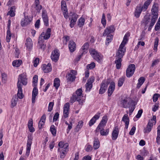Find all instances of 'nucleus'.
Masks as SVG:
<instances>
[{
	"mask_svg": "<svg viewBox=\"0 0 160 160\" xmlns=\"http://www.w3.org/2000/svg\"><path fill=\"white\" fill-rule=\"evenodd\" d=\"M128 38V36L127 34H126L123 38V41L119 46L118 51L116 54L115 63L116 64V68L118 69H119L121 67L122 61V58L126 51V48L125 46L127 42Z\"/></svg>",
	"mask_w": 160,
	"mask_h": 160,
	"instance_id": "1",
	"label": "nucleus"
},
{
	"mask_svg": "<svg viewBox=\"0 0 160 160\" xmlns=\"http://www.w3.org/2000/svg\"><path fill=\"white\" fill-rule=\"evenodd\" d=\"M26 85L27 83V80L26 75L24 74H20L18 76L17 83L18 92L17 96L19 99H22L23 98L22 90V85Z\"/></svg>",
	"mask_w": 160,
	"mask_h": 160,
	"instance_id": "2",
	"label": "nucleus"
},
{
	"mask_svg": "<svg viewBox=\"0 0 160 160\" xmlns=\"http://www.w3.org/2000/svg\"><path fill=\"white\" fill-rule=\"evenodd\" d=\"M115 30V28L114 26H111L107 27L104 30V32L103 34V36H106L107 35L106 38V45L111 42L113 38V36L110 34V33L113 32Z\"/></svg>",
	"mask_w": 160,
	"mask_h": 160,
	"instance_id": "3",
	"label": "nucleus"
},
{
	"mask_svg": "<svg viewBox=\"0 0 160 160\" xmlns=\"http://www.w3.org/2000/svg\"><path fill=\"white\" fill-rule=\"evenodd\" d=\"M89 52L93 58L99 63L101 62L102 59V56L96 50L93 48L90 49Z\"/></svg>",
	"mask_w": 160,
	"mask_h": 160,
	"instance_id": "4",
	"label": "nucleus"
},
{
	"mask_svg": "<svg viewBox=\"0 0 160 160\" xmlns=\"http://www.w3.org/2000/svg\"><path fill=\"white\" fill-rule=\"evenodd\" d=\"M77 75V72L76 70H71L70 72H68L66 76L67 82L70 83L74 81L76 78Z\"/></svg>",
	"mask_w": 160,
	"mask_h": 160,
	"instance_id": "5",
	"label": "nucleus"
},
{
	"mask_svg": "<svg viewBox=\"0 0 160 160\" xmlns=\"http://www.w3.org/2000/svg\"><path fill=\"white\" fill-rule=\"evenodd\" d=\"M42 8V6L39 4V0H35L34 5L32 6V12L34 14L39 13Z\"/></svg>",
	"mask_w": 160,
	"mask_h": 160,
	"instance_id": "6",
	"label": "nucleus"
},
{
	"mask_svg": "<svg viewBox=\"0 0 160 160\" xmlns=\"http://www.w3.org/2000/svg\"><path fill=\"white\" fill-rule=\"evenodd\" d=\"M135 69V66L134 64H130L126 71V75L128 78H130L133 74Z\"/></svg>",
	"mask_w": 160,
	"mask_h": 160,
	"instance_id": "7",
	"label": "nucleus"
},
{
	"mask_svg": "<svg viewBox=\"0 0 160 160\" xmlns=\"http://www.w3.org/2000/svg\"><path fill=\"white\" fill-rule=\"evenodd\" d=\"M108 120L107 116H104L103 117L102 120L99 123L98 126L97 127L96 131L97 132H99V130L100 128H104L105 126L107 123Z\"/></svg>",
	"mask_w": 160,
	"mask_h": 160,
	"instance_id": "8",
	"label": "nucleus"
},
{
	"mask_svg": "<svg viewBox=\"0 0 160 160\" xmlns=\"http://www.w3.org/2000/svg\"><path fill=\"white\" fill-rule=\"evenodd\" d=\"M153 125V120L151 119L149 120L146 127L144 128L143 132L144 133H148L151 130Z\"/></svg>",
	"mask_w": 160,
	"mask_h": 160,
	"instance_id": "9",
	"label": "nucleus"
},
{
	"mask_svg": "<svg viewBox=\"0 0 160 160\" xmlns=\"http://www.w3.org/2000/svg\"><path fill=\"white\" fill-rule=\"evenodd\" d=\"M94 80V78L93 77H91L89 78L87 81L86 84V92H89L92 87V83L93 82Z\"/></svg>",
	"mask_w": 160,
	"mask_h": 160,
	"instance_id": "10",
	"label": "nucleus"
},
{
	"mask_svg": "<svg viewBox=\"0 0 160 160\" xmlns=\"http://www.w3.org/2000/svg\"><path fill=\"white\" fill-rule=\"evenodd\" d=\"M59 53L57 50H54L52 52L51 58L52 61L56 62L58 59Z\"/></svg>",
	"mask_w": 160,
	"mask_h": 160,
	"instance_id": "11",
	"label": "nucleus"
},
{
	"mask_svg": "<svg viewBox=\"0 0 160 160\" xmlns=\"http://www.w3.org/2000/svg\"><path fill=\"white\" fill-rule=\"evenodd\" d=\"M32 138L31 137H28V139L27 143V148L26 151V155L28 156L29 155L30 152L31 147L32 144Z\"/></svg>",
	"mask_w": 160,
	"mask_h": 160,
	"instance_id": "12",
	"label": "nucleus"
},
{
	"mask_svg": "<svg viewBox=\"0 0 160 160\" xmlns=\"http://www.w3.org/2000/svg\"><path fill=\"white\" fill-rule=\"evenodd\" d=\"M108 83V82H105L103 81L101 84V87L99 90V93L102 94L104 93L106 90Z\"/></svg>",
	"mask_w": 160,
	"mask_h": 160,
	"instance_id": "13",
	"label": "nucleus"
},
{
	"mask_svg": "<svg viewBox=\"0 0 160 160\" xmlns=\"http://www.w3.org/2000/svg\"><path fill=\"white\" fill-rule=\"evenodd\" d=\"M101 113L98 112L90 120L89 122V126H91L96 122V121L98 119L100 116Z\"/></svg>",
	"mask_w": 160,
	"mask_h": 160,
	"instance_id": "14",
	"label": "nucleus"
},
{
	"mask_svg": "<svg viewBox=\"0 0 160 160\" xmlns=\"http://www.w3.org/2000/svg\"><path fill=\"white\" fill-rule=\"evenodd\" d=\"M76 101H78L79 103V104L81 105H82V103L84 102L83 100H81V99L77 97L76 95L73 94L71 98L70 102L71 103H73Z\"/></svg>",
	"mask_w": 160,
	"mask_h": 160,
	"instance_id": "15",
	"label": "nucleus"
},
{
	"mask_svg": "<svg viewBox=\"0 0 160 160\" xmlns=\"http://www.w3.org/2000/svg\"><path fill=\"white\" fill-rule=\"evenodd\" d=\"M11 21H8V29L7 33L6 36V41L7 42H9L10 41L11 37V33L10 32V25H11Z\"/></svg>",
	"mask_w": 160,
	"mask_h": 160,
	"instance_id": "16",
	"label": "nucleus"
},
{
	"mask_svg": "<svg viewBox=\"0 0 160 160\" xmlns=\"http://www.w3.org/2000/svg\"><path fill=\"white\" fill-rule=\"evenodd\" d=\"M119 130L118 127L114 128L112 133V140H116L118 137Z\"/></svg>",
	"mask_w": 160,
	"mask_h": 160,
	"instance_id": "17",
	"label": "nucleus"
},
{
	"mask_svg": "<svg viewBox=\"0 0 160 160\" xmlns=\"http://www.w3.org/2000/svg\"><path fill=\"white\" fill-rule=\"evenodd\" d=\"M42 69L45 73H48L51 72L52 70V66L51 63H48L47 65H42Z\"/></svg>",
	"mask_w": 160,
	"mask_h": 160,
	"instance_id": "18",
	"label": "nucleus"
},
{
	"mask_svg": "<svg viewBox=\"0 0 160 160\" xmlns=\"http://www.w3.org/2000/svg\"><path fill=\"white\" fill-rule=\"evenodd\" d=\"M142 11H143V9L141 5L140 4L138 5L136 7L134 12L135 16L137 18L139 17Z\"/></svg>",
	"mask_w": 160,
	"mask_h": 160,
	"instance_id": "19",
	"label": "nucleus"
},
{
	"mask_svg": "<svg viewBox=\"0 0 160 160\" xmlns=\"http://www.w3.org/2000/svg\"><path fill=\"white\" fill-rule=\"evenodd\" d=\"M115 88V83L113 82H111L109 87L108 91V96H110L114 90Z\"/></svg>",
	"mask_w": 160,
	"mask_h": 160,
	"instance_id": "20",
	"label": "nucleus"
},
{
	"mask_svg": "<svg viewBox=\"0 0 160 160\" xmlns=\"http://www.w3.org/2000/svg\"><path fill=\"white\" fill-rule=\"evenodd\" d=\"M51 29L50 28H48L46 31V32H45V34L44 32H42L40 36V37L41 36L42 37L43 36V38L44 39L47 40L50 37L51 35Z\"/></svg>",
	"mask_w": 160,
	"mask_h": 160,
	"instance_id": "21",
	"label": "nucleus"
},
{
	"mask_svg": "<svg viewBox=\"0 0 160 160\" xmlns=\"http://www.w3.org/2000/svg\"><path fill=\"white\" fill-rule=\"evenodd\" d=\"M68 47L70 52H73L75 51L76 48L75 43L72 40L70 41L69 43Z\"/></svg>",
	"mask_w": 160,
	"mask_h": 160,
	"instance_id": "22",
	"label": "nucleus"
},
{
	"mask_svg": "<svg viewBox=\"0 0 160 160\" xmlns=\"http://www.w3.org/2000/svg\"><path fill=\"white\" fill-rule=\"evenodd\" d=\"M32 92V102L34 103L35 102V98L38 94V90L36 87L34 86Z\"/></svg>",
	"mask_w": 160,
	"mask_h": 160,
	"instance_id": "23",
	"label": "nucleus"
},
{
	"mask_svg": "<svg viewBox=\"0 0 160 160\" xmlns=\"http://www.w3.org/2000/svg\"><path fill=\"white\" fill-rule=\"evenodd\" d=\"M46 118V115L45 114H44L41 117L38 123V127L39 128H42L44 125Z\"/></svg>",
	"mask_w": 160,
	"mask_h": 160,
	"instance_id": "24",
	"label": "nucleus"
},
{
	"mask_svg": "<svg viewBox=\"0 0 160 160\" xmlns=\"http://www.w3.org/2000/svg\"><path fill=\"white\" fill-rule=\"evenodd\" d=\"M122 121L125 123V128L128 129L129 124V119L127 114L124 115L122 118Z\"/></svg>",
	"mask_w": 160,
	"mask_h": 160,
	"instance_id": "25",
	"label": "nucleus"
},
{
	"mask_svg": "<svg viewBox=\"0 0 160 160\" xmlns=\"http://www.w3.org/2000/svg\"><path fill=\"white\" fill-rule=\"evenodd\" d=\"M158 4L156 2H154L152 5L151 8V12L152 13L157 14L158 12Z\"/></svg>",
	"mask_w": 160,
	"mask_h": 160,
	"instance_id": "26",
	"label": "nucleus"
},
{
	"mask_svg": "<svg viewBox=\"0 0 160 160\" xmlns=\"http://www.w3.org/2000/svg\"><path fill=\"white\" fill-rule=\"evenodd\" d=\"M89 46L88 42H86L82 46L81 49V50L82 52V54H85L87 52Z\"/></svg>",
	"mask_w": 160,
	"mask_h": 160,
	"instance_id": "27",
	"label": "nucleus"
},
{
	"mask_svg": "<svg viewBox=\"0 0 160 160\" xmlns=\"http://www.w3.org/2000/svg\"><path fill=\"white\" fill-rule=\"evenodd\" d=\"M58 145L59 147V148L58 149V150H62V149L68 148V144L67 143H64L63 142H59Z\"/></svg>",
	"mask_w": 160,
	"mask_h": 160,
	"instance_id": "28",
	"label": "nucleus"
},
{
	"mask_svg": "<svg viewBox=\"0 0 160 160\" xmlns=\"http://www.w3.org/2000/svg\"><path fill=\"white\" fill-rule=\"evenodd\" d=\"M25 46L28 49H30L32 47V43L31 38H28L27 39L25 43Z\"/></svg>",
	"mask_w": 160,
	"mask_h": 160,
	"instance_id": "29",
	"label": "nucleus"
},
{
	"mask_svg": "<svg viewBox=\"0 0 160 160\" xmlns=\"http://www.w3.org/2000/svg\"><path fill=\"white\" fill-rule=\"evenodd\" d=\"M128 98L126 97L124 98H122L121 101V103L122 105V107L124 108H127L129 106V103H128Z\"/></svg>",
	"mask_w": 160,
	"mask_h": 160,
	"instance_id": "30",
	"label": "nucleus"
},
{
	"mask_svg": "<svg viewBox=\"0 0 160 160\" xmlns=\"http://www.w3.org/2000/svg\"><path fill=\"white\" fill-rule=\"evenodd\" d=\"M152 1V0H147L144 2L143 5L142 6L143 11H145L147 10Z\"/></svg>",
	"mask_w": 160,
	"mask_h": 160,
	"instance_id": "31",
	"label": "nucleus"
},
{
	"mask_svg": "<svg viewBox=\"0 0 160 160\" xmlns=\"http://www.w3.org/2000/svg\"><path fill=\"white\" fill-rule=\"evenodd\" d=\"M33 120L32 119H29L28 122V127L30 132H33L35 131L34 128L33 127Z\"/></svg>",
	"mask_w": 160,
	"mask_h": 160,
	"instance_id": "32",
	"label": "nucleus"
},
{
	"mask_svg": "<svg viewBox=\"0 0 160 160\" xmlns=\"http://www.w3.org/2000/svg\"><path fill=\"white\" fill-rule=\"evenodd\" d=\"M145 80V78L141 77L138 79V83L137 84V88H139L142 85L144 82Z\"/></svg>",
	"mask_w": 160,
	"mask_h": 160,
	"instance_id": "33",
	"label": "nucleus"
},
{
	"mask_svg": "<svg viewBox=\"0 0 160 160\" xmlns=\"http://www.w3.org/2000/svg\"><path fill=\"white\" fill-rule=\"evenodd\" d=\"M68 151V148H66L62 150H58L60 152V157L61 158H64L66 156L67 152Z\"/></svg>",
	"mask_w": 160,
	"mask_h": 160,
	"instance_id": "34",
	"label": "nucleus"
},
{
	"mask_svg": "<svg viewBox=\"0 0 160 160\" xmlns=\"http://www.w3.org/2000/svg\"><path fill=\"white\" fill-rule=\"evenodd\" d=\"M99 131H100V133L101 135L107 136L108 134L109 131L108 128L106 129L105 131L104 128H100Z\"/></svg>",
	"mask_w": 160,
	"mask_h": 160,
	"instance_id": "35",
	"label": "nucleus"
},
{
	"mask_svg": "<svg viewBox=\"0 0 160 160\" xmlns=\"http://www.w3.org/2000/svg\"><path fill=\"white\" fill-rule=\"evenodd\" d=\"M78 16L73 12H71L69 13V19L70 20H76Z\"/></svg>",
	"mask_w": 160,
	"mask_h": 160,
	"instance_id": "36",
	"label": "nucleus"
},
{
	"mask_svg": "<svg viewBox=\"0 0 160 160\" xmlns=\"http://www.w3.org/2000/svg\"><path fill=\"white\" fill-rule=\"evenodd\" d=\"M61 9L63 12L68 11L66 3L64 1H62L61 2Z\"/></svg>",
	"mask_w": 160,
	"mask_h": 160,
	"instance_id": "37",
	"label": "nucleus"
},
{
	"mask_svg": "<svg viewBox=\"0 0 160 160\" xmlns=\"http://www.w3.org/2000/svg\"><path fill=\"white\" fill-rule=\"evenodd\" d=\"M53 85L56 89H57L58 88L60 85V81L58 78H55L54 79Z\"/></svg>",
	"mask_w": 160,
	"mask_h": 160,
	"instance_id": "38",
	"label": "nucleus"
},
{
	"mask_svg": "<svg viewBox=\"0 0 160 160\" xmlns=\"http://www.w3.org/2000/svg\"><path fill=\"white\" fill-rule=\"evenodd\" d=\"M22 63V61L21 60H18L14 61L12 63L13 66L16 67H19Z\"/></svg>",
	"mask_w": 160,
	"mask_h": 160,
	"instance_id": "39",
	"label": "nucleus"
},
{
	"mask_svg": "<svg viewBox=\"0 0 160 160\" xmlns=\"http://www.w3.org/2000/svg\"><path fill=\"white\" fill-rule=\"evenodd\" d=\"M15 9V7L14 6L11 7L10 11H8L7 14V16H10L11 17H13L15 15L14 13V10Z\"/></svg>",
	"mask_w": 160,
	"mask_h": 160,
	"instance_id": "40",
	"label": "nucleus"
},
{
	"mask_svg": "<svg viewBox=\"0 0 160 160\" xmlns=\"http://www.w3.org/2000/svg\"><path fill=\"white\" fill-rule=\"evenodd\" d=\"M40 37L38 41V43H39V49L43 51L45 48L46 45L42 43V40H40Z\"/></svg>",
	"mask_w": 160,
	"mask_h": 160,
	"instance_id": "41",
	"label": "nucleus"
},
{
	"mask_svg": "<svg viewBox=\"0 0 160 160\" xmlns=\"http://www.w3.org/2000/svg\"><path fill=\"white\" fill-rule=\"evenodd\" d=\"M18 99V98L16 96L12 99L11 101V107L12 108L14 107L16 105Z\"/></svg>",
	"mask_w": 160,
	"mask_h": 160,
	"instance_id": "42",
	"label": "nucleus"
},
{
	"mask_svg": "<svg viewBox=\"0 0 160 160\" xmlns=\"http://www.w3.org/2000/svg\"><path fill=\"white\" fill-rule=\"evenodd\" d=\"M50 131L53 136H55L56 134V129L55 128V126L52 125L50 127Z\"/></svg>",
	"mask_w": 160,
	"mask_h": 160,
	"instance_id": "43",
	"label": "nucleus"
},
{
	"mask_svg": "<svg viewBox=\"0 0 160 160\" xmlns=\"http://www.w3.org/2000/svg\"><path fill=\"white\" fill-rule=\"evenodd\" d=\"M125 77H122L119 79L118 82V86L119 87H121L122 85L125 81Z\"/></svg>",
	"mask_w": 160,
	"mask_h": 160,
	"instance_id": "44",
	"label": "nucleus"
},
{
	"mask_svg": "<svg viewBox=\"0 0 160 160\" xmlns=\"http://www.w3.org/2000/svg\"><path fill=\"white\" fill-rule=\"evenodd\" d=\"M82 90L81 88H79L78 89L76 92V94L75 95H76L77 97L81 99L82 97Z\"/></svg>",
	"mask_w": 160,
	"mask_h": 160,
	"instance_id": "45",
	"label": "nucleus"
},
{
	"mask_svg": "<svg viewBox=\"0 0 160 160\" xmlns=\"http://www.w3.org/2000/svg\"><path fill=\"white\" fill-rule=\"evenodd\" d=\"M100 146L99 142L98 140H95L94 141L93 148L95 149H98Z\"/></svg>",
	"mask_w": 160,
	"mask_h": 160,
	"instance_id": "46",
	"label": "nucleus"
},
{
	"mask_svg": "<svg viewBox=\"0 0 160 160\" xmlns=\"http://www.w3.org/2000/svg\"><path fill=\"white\" fill-rule=\"evenodd\" d=\"M83 124V122L82 121H80L78 122V124L76 128V130L78 131L82 127Z\"/></svg>",
	"mask_w": 160,
	"mask_h": 160,
	"instance_id": "47",
	"label": "nucleus"
},
{
	"mask_svg": "<svg viewBox=\"0 0 160 160\" xmlns=\"http://www.w3.org/2000/svg\"><path fill=\"white\" fill-rule=\"evenodd\" d=\"M42 17L43 20H48L47 12L44 10L42 11Z\"/></svg>",
	"mask_w": 160,
	"mask_h": 160,
	"instance_id": "48",
	"label": "nucleus"
},
{
	"mask_svg": "<svg viewBox=\"0 0 160 160\" xmlns=\"http://www.w3.org/2000/svg\"><path fill=\"white\" fill-rule=\"evenodd\" d=\"M38 80V76L37 75H35L33 78V86H37Z\"/></svg>",
	"mask_w": 160,
	"mask_h": 160,
	"instance_id": "49",
	"label": "nucleus"
},
{
	"mask_svg": "<svg viewBox=\"0 0 160 160\" xmlns=\"http://www.w3.org/2000/svg\"><path fill=\"white\" fill-rule=\"evenodd\" d=\"M54 104V102H49L48 110V112H50L52 111L53 109Z\"/></svg>",
	"mask_w": 160,
	"mask_h": 160,
	"instance_id": "50",
	"label": "nucleus"
},
{
	"mask_svg": "<svg viewBox=\"0 0 160 160\" xmlns=\"http://www.w3.org/2000/svg\"><path fill=\"white\" fill-rule=\"evenodd\" d=\"M70 105L68 102L65 103L63 106V111H69Z\"/></svg>",
	"mask_w": 160,
	"mask_h": 160,
	"instance_id": "51",
	"label": "nucleus"
},
{
	"mask_svg": "<svg viewBox=\"0 0 160 160\" xmlns=\"http://www.w3.org/2000/svg\"><path fill=\"white\" fill-rule=\"evenodd\" d=\"M95 66V63L94 62H92L91 64H88L87 68L88 69H92Z\"/></svg>",
	"mask_w": 160,
	"mask_h": 160,
	"instance_id": "52",
	"label": "nucleus"
},
{
	"mask_svg": "<svg viewBox=\"0 0 160 160\" xmlns=\"http://www.w3.org/2000/svg\"><path fill=\"white\" fill-rule=\"evenodd\" d=\"M31 21H22L21 25L22 27L25 26L29 24Z\"/></svg>",
	"mask_w": 160,
	"mask_h": 160,
	"instance_id": "53",
	"label": "nucleus"
},
{
	"mask_svg": "<svg viewBox=\"0 0 160 160\" xmlns=\"http://www.w3.org/2000/svg\"><path fill=\"white\" fill-rule=\"evenodd\" d=\"M159 94L158 93H155L154 94L153 96V101L154 102H156L158 100L159 97Z\"/></svg>",
	"mask_w": 160,
	"mask_h": 160,
	"instance_id": "54",
	"label": "nucleus"
},
{
	"mask_svg": "<svg viewBox=\"0 0 160 160\" xmlns=\"http://www.w3.org/2000/svg\"><path fill=\"white\" fill-rule=\"evenodd\" d=\"M59 114L58 112H56L53 118V122H55L57 121L59 117Z\"/></svg>",
	"mask_w": 160,
	"mask_h": 160,
	"instance_id": "55",
	"label": "nucleus"
},
{
	"mask_svg": "<svg viewBox=\"0 0 160 160\" xmlns=\"http://www.w3.org/2000/svg\"><path fill=\"white\" fill-rule=\"evenodd\" d=\"M159 62V60L158 59H156L152 61V63L151 65V67H153L155 65L158 64Z\"/></svg>",
	"mask_w": 160,
	"mask_h": 160,
	"instance_id": "56",
	"label": "nucleus"
},
{
	"mask_svg": "<svg viewBox=\"0 0 160 160\" xmlns=\"http://www.w3.org/2000/svg\"><path fill=\"white\" fill-rule=\"evenodd\" d=\"M155 21H151V22H150L149 26L148 28V31H151L152 27L154 25V24L155 22Z\"/></svg>",
	"mask_w": 160,
	"mask_h": 160,
	"instance_id": "57",
	"label": "nucleus"
},
{
	"mask_svg": "<svg viewBox=\"0 0 160 160\" xmlns=\"http://www.w3.org/2000/svg\"><path fill=\"white\" fill-rule=\"evenodd\" d=\"M160 27V21H158L156 24L155 25V31H157L158 30Z\"/></svg>",
	"mask_w": 160,
	"mask_h": 160,
	"instance_id": "58",
	"label": "nucleus"
},
{
	"mask_svg": "<svg viewBox=\"0 0 160 160\" xmlns=\"http://www.w3.org/2000/svg\"><path fill=\"white\" fill-rule=\"evenodd\" d=\"M136 130V127L134 126H133L129 132V134L131 135H133L135 132Z\"/></svg>",
	"mask_w": 160,
	"mask_h": 160,
	"instance_id": "59",
	"label": "nucleus"
},
{
	"mask_svg": "<svg viewBox=\"0 0 160 160\" xmlns=\"http://www.w3.org/2000/svg\"><path fill=\"white\" fill-rule=\"evenodd\" d=\"M39 59L38 58H36L33 61V65L35 67H36L39 62Z\"/></svg>",
	"mask_w": 160,
	"mask_h": 160,
	"instance_id": "60",
	"label": "nucleus"
},
{
	"mask_svg": "<svg viewBox=\"0 0 160 160\" xmlns=\"http://www.w3.org/2000/svg\"><path fill=\"white\" fill-rule=\"evenodd\" d=\"M143 110L142 109L138 111V113L137 115L136 116V117L137 118H140L142 113Z\"/></svg>",
	"mask_w": 160,
	"mask_h": 160,
	"instance_id": "61",
	"label": "nucleus"
},
{
	"mask_svg": "<svg viewBox=\"0 0 160 160\" xmlns=\"http://www.w3.org/2000/svg\"><path fill=\"white\" fill-rule=\"evenodd\" d=\"M69 111H63V116L64 118H66L68 117Z\"/></svg>",
	"mask_w": 160,
	"mask_h": 160,
	"instance_id": "62",
	"label": "nucleus"
},
{
	"mask_svg": "<svg viewBox=\"0 0 160 160\" xmlns=\"http://www.w3.org/2000/svg\"><path fill=\"white\" fill-rule=\"evenodd\" d=\"M85 21H78V25L79 27H81L83 26L84 23Z\"/></svg>",
	"mask_w": 160,
	"mask_h": 160,
	"instance_id": "63",
	"label": "nucleus"
},
{
	"mask_svg": "<svg viewBox=\"0 0 160 160\" xmlns=\"http://www.w3.org/2000/svg\"><path fill=\"white\" fill-rule=\"evenodd\" d=\"M92 157L89 155H87L84 157L82 160H91Z\"/></svg>",
	"mask_w": 160,
	"mask_h": 160,
	"instance_id": "64",
	"label": "nucleus"
}]
</instances>
